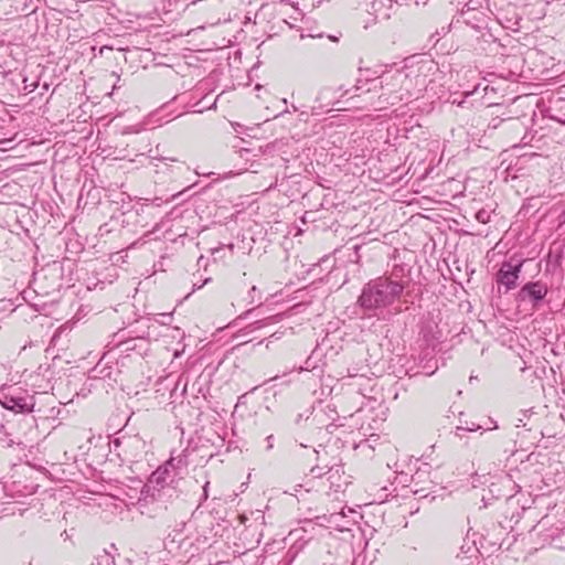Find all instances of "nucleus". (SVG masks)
Instances as JSON below:
<instances>
[{
    "mask_svg": "<svg viewBox=\"0 0 565 565\" xmlns=\"http://www.w3.org/2000/svg\"><path fill=\"white\" fill-rule=\"evenodd\" d=\"M184 465L182 457H170L151 472L143 483V514L156 516L167 510L175 495L172 472Z\"/></svg>",
    "mask_w": 565,
    "mask_h": 565,
    "instance_id": "obj_1",
    "label": "nucleus"
},
{
    "mask_svg": "<svg viewBox=\"0 0 565 565\" xmlns=\"http://www.w3.org/2000/svg\"><path fill=\"white\" fill-rule=\"evenodd\" d=\"M404 285L390 277H377L362 288L358 305L370 316L383 310L395 302L404 291Z\"/></svg>",
    "mask_w": 565,
    "mask_h": 565,
    "instance_id": "obj_2",
    "label": "nucleus"
},
{
    "mask_svg": "<svg viewBox=\"0 0 565 565\" xmlns=\"http://www.w3.org/2000/svg\"><path fill=\"white\" fill-rule=\"evenodd\" d=\"M381 89L380 104L394 106L401 102L408 103L409 97L404 90V85L397 82V70L383 72L379 77L365 81L358 79L355 92H372Z\"/></svg>",
    "mask_w": 565,
    "mask_h": 565,
    "instance_id": "obj_3",
    "label": "nucleus"
},
{
    "mask_svg": "<svg viewBox=\"0 0 565 565\" xmlns=\"http://www.w3.org/2000/svg\"><path fill=\"white\" fill-rule=\"evenodd\" d=\"M413 68V77H416V87L423 93L426 90L439 73L438 64L428 56L408 58Z\"/></svg>",
    "mask_w": 565,
    "mask_h": 565,
    "instance_id": "obj_4",
    "label": "nucleus"
},
{
    "mask_svg": "<svg viewBox=\"0 0 565 565\" xmlns=\"http://www.w3.org/2000/svg\"><path fill=\"white\" fill-rule=\"evenodd\" d=\"M1 404L9 411L25 414L33 412L35 398L33 394L22 388H14L12 392L3 395Z\"/></svg>",
    "mask_w": 565,
    "mask_h": 565,
    "instance_id": "obj_5",
    "label": "nucleus"
},
{
    "mask_svg": "<svg viewBox=\"0 0 565 565\" xmlns=\"http://www.w3.org/2000/svg\"><path fill=\"white\" fill-rule=\"evenodd\" d=\"M168 158H157L149 156L147 162H143V170L147 178H151L154 184L164 185L171 180V166L167 162ZM173 161L172 159H170Z\"/></svg>",
    "mask_w": 565,
    "mask_h": 565,
    "instance_id": "obj_6",
    "label": "nucleus"
},
{
    "mask_svg": "<svg viewBox=\"0 0 565 565\" xmlns=\"http://www.w3.org/2000/svg\"><path fill=\"white\" fill-rule=\"evenodd\" d=\"M548 292V287L545 282L537 281H529L521 287V289L515 295V301L518 303H526L530 302L533 309H536L539 305L545 299Z\"/></svg>",
    "mask_w": 565,
    "mask_h": 565,
    "instance_id": "obj_7",
    "label": "nucleus"
},
{
    "mask_svg": "<svg viewBox=\"0 0 565 565\" xmlns=\"http://www.w3.org/2000/svg\"><path fill=\"white\" fill-rule=\"evenodd\" d=\"M523 264L524 260H518L515 264H513V259L503 262L497 274V284L504 285L507 290L514 289Z\"/></svg>",
    "mask_w": 565,
    "mask_h": 565,
    "instance_id": "obj_8",
    "label": "nucleus"
},
{
    "mask_svg": "<svg viewBox=\"0 0 565 565\" xmlns=\"http://www.w3.org/2000/svg\"><path fill=\"white\" fill-rule=\"evenodd\" d=\"M416 77H413V68L407 58L404 66L397 70V82L404 85V90L409 100L418 98L422 94L420 88L416 87Z\"/></svg>",
    "mask_w": 565,
    "mask_h": 565,
    "instance_id": "obj_9",
    "label": "nucleus"
},
{
    "mask_svg": "<svg viewBox=\"0 0 565 565\" xmlns=\"http://www.w3.org/2000/svg\"><path fill=\"white\" fill-rule=\"evenodd\" d=\"M132 415L134 413L128 415L125 411H117L111 414L107 422L108 431L118 433L125 430L126 434L134 433V429L130 427Z\"/></svg>",
    "mask_w": 565,
    "mask_h": 565,
    "instance_id": "obj_10",
    "label": "nucleus"
},
{
    "mask_svg": "<svg viewBox=\"0 0 565 565\" xmlns=\"http://www.w3.org/2000/svg\"><path fill=\"white\" fill-rule=\"evenodd\" d=\"M397 0H374L371 3L372 13L377 20H388L398 7Z\"/></svg>",
    "mask_w": 565,
    "mask_h": 565,
    "instance_id": "obj_11",
    "label": "nucleus"
},
{
    "mask_svg": "<svg viewBox=\"0 0 565 565\" xmlns=\"http://www.w3.org/2000/svg\"><path fill=\"white\" fill-rule=\"evenodd\" d=\"M348 513L356 514L353 509H348V512L342 509L340 512L330 513L329 520L331 521V526L338 531L349 530V525L356 523V521L354 519L352 521L345 520L348 518Z\"/></svg>",
    "mask_w": 565,
    "mask_h": 565,
    "instance_id": "obj_12",
    "label": "nucleus"
},
{
    "mask_svg": "<svg viewBox=\"0 0 565 565\" xmlns=\"http://www.w3.org/2000/svg\"><path fill=\"white\" fill-rule=\"evenodd\" d=\"M160 195H154L153 198H143V206L148 205L149 202L152 204H156L157 206L161 205L162 203H168L174 198H177L180 192L178 193H171L168 189H160L159 190Z\"/></svg>",
    "mask_w": 565,
    "mask_h": 565,
    "instance_id": "obj_13",
    "label": "nucleus"
},
{
    "mask_svg": "<svg viewBox=\"0 0 565 565\" xmlns=\"http://www.w3.org/2000/svg\"><path fill=\"white\" fill-rule=\"evenodd\" d=\"M303 547H305V543H300V544L295 543L294 545H291L286 553L285 565H291L295 562V559L297 558L298 554L302 551Z\"/></svg>",
    "mask_w": 565,
    "mask_h": 565,
    "instance_id": "obj_14",
    "label": "nucleus"
},
{
    "mask_svg": "<svg viewBox=\"0 0 565 565\" xmlns=\"http://www.w3.org/2000/svg\"><path fill=\"white\" fill-rule=\"evenodd\" d=\"M334 90L331 87H324L318 94L317 100L321 103V105L326 104V106H330L333 104L332 95Z\"/></svg>",
    "mask_w": 565,
    "mask_h": 565,
    "instance_id": "obj_15",
    "label": "nucleus"
},
{
    "mask_svg": "<svg viewBox=\"0 0 565 565\" xmlns=\"http://www.w3.org/2000/svg\"><path fill=\"white\" fill-rule=\"evenodd\" d=\"M143 326L147 327L148 331H147V337L148 338H152V337H156V335H159L160 332H154L151 331V329H157V328H163L164 324L161 323L159 326H157V320H154L153 318H150V317H143Z\"/></svg>",
    "mask_w": 565,
    "mask_h": 565,
    "instance_id": "obj_16",
    "label": "nucleus"
},
{
    "mask_svg": "<svg viewBox=\"0 0 565 565\" xmlns=\"http://www.w3.org/2000/svg\"><path fill=\"white\" fill-rule=\"evenodd\" d=\"M278 320H279L278 316H271L265 320H258V321L250 323L248 327H246V330L248 329L252 332V331L263 328L264 326H266L270 322H277Z\"/></svg>",
    "mask_w": 565,
    "mask_h": 565,
    "instance_id": "obj_17",
    "label": "nucleus"
},
{
    "mask_svg": "<svg viewBox=\"0 0 565 565\" xmlns=\"http://www.w3.org/2000/svg\"><path fill=\"white\" fill-rule=\"evenodd\" d=\"M90 565H115V562L110 554L104 552L103 554L98 555L96 557V562L92 563Z\"/></svg>",
    "mask_w": 565,
    "mask_h": 565,
    "instance_id": "obj_18",
    "label": "nucleus"
},
{
    "mask_svg": "<svg viewBox=\"0 0 565 565\" xmlns=\"http://www.w3.org/2000/svg\"><path fill=\"white\" fill-rule=\"evenodd\" d=\"M481 428H482V426L477 425L475 423H472L471 425H467V426H457L456 430H455V435L457 437L461 438L463 431H477V430H479Z\"/></svg>",
    "mask_w": 565,
    "mask_h": 565,
    "instance_id": "obj_19",
    "label": "nucleus"
},
{
    "mask_svg": "<svg viewBox=\"0 0 565 565\" xmlns=\"http://www.w3.org/2000/svg\"><path fill=\"white\" fill-rule=\"evenodd\" d=\"M137 341H138V339H130L127 341H122L120 343L121 352H125L128 354L129 351H135L137 349Z\"/></svg>",
    "mask_w": 565,
    "mask_h": 565,
    "instance_id": "obj_20",
    "label": "nucleus"
},
{
    "mask_svg": "<svg viewBox=\"0 0 565 565\" xmlns=\"http://www.w3.org/2000/svg\"><path fill=\"white\" fill-rule=\"evenodd\" d=\"M476 218L479 223L487 224L490 222V212L481 209L476 213Z\"/></svg>",
    "mask_w": 565,
    "mask_h": 565,
    "instance_id": "obj_21",
    "label": "nucleus"
},
{
    "mask_svg": "<svg viewBox=\"0 0 565 565\" xmlns=\"http://www.w3.org/2000/svg\"><path fill=\"white\" fill-rule=\"evenodd\" d=\"M315 520L316 523L320 526L332 527L331 521L329 520V514L318 515L315 518Z\"/></svg>",
    "mask_w": 565,
    "mask_h": 565,
    "instance_id": "obj_22",
    "label": "nucleus"
},
{
    "mask_svg": "<svg viewBox=\"0 0 565 565\" xmlns=\"http://www.w3.org/2000/svg\"><path fill=\"white\" fill-rule=\"evenodd\" d=\"M534 413V409L533 408H529V409H525V411H522L521 414H522V417H520L518 419L519 424L516 425L518 427L520 426H526V423H525V419H527L532 414Z\"/></svg>",
    "mask_w": 565,
    "mask_h": 565,
    "instance_id": "obj_23",
    "label": "nucleus"
},
{
    "mask_svg": "<svg viewBox=\"0 0 565 565\" xmlns=\"http://www.w3.org/2000/svg\"><path fill=\"white\" fill-rule=\"evenodd\" d=\"M249 303H254L256 300L260 299V291L256 286H253L248 291Z\"/></svg>",
    "mask_w": 565,
    "mask_h": 565,
    "instance_id": "obj_24",
    "label": "nucleus"
},
{
    "mask_svg": "<svg viewBox=\"0 0 565 565\" xmlns=\"http://www.w3.org/2000/svg\"><path fill=\"white\" fill-rule=\"evenodd\" d=\"M333 468H329L328 471H323V468L320 467H313L311 469V473L313 477L321 478L323 475L332 473Z\"/></svg>",
    "mask_w": 565,
    "mask_h": 565,
    "instance_id": "obj_25",
    "label": "nucleus"
},
{
    "mask_svg": "<svg viewBox=\"0 0 565 565\" xmlns=\"http://www.w3.org/2000/svg\"><path fill=\"white\" fill-rule=\"evenodd\" d=\"M266 441H267V449H271L274 447V436L273 435H269L267 438H266Z\"/></svg>",
    "mask_w": 565,
    "mask_h": 565,
    "instance_id": "obj_26",
    "label": "nucleus"
},
{
    "mask_svg": "<svg viewBox=\"0 0 565 565\" xmlns=\"http://www.w3.org/2000/svg\"><path fill=\"white\" fill-rule=\"evenodd\" d=\"M550 119H552L553 121L559 122V124H562V125H564V126H565V119H562V118H561V117H558V116L551 115V116H550Z\"/></svg>",
    "mask_w": 565,
    "mask_h": 565,
    "instance_id": "obj_27",
    "label": "nucleus"
},
{
    "mask_svg": "<svg viewBox=\"0 0 565 565\" xmlns=\"http://www.w3.org/2000/svg\"><path fill=\"white\" fill-rule=\"evenodd\" d=\"M209 484H210V482L206 481L205 484L203 486V498H204V500L207 499V488H209Z\"/></svg>",
    "mask_w": 565,
    "mask_h": 565,
    "instance_id": "obj_28",
    "label": "nucleus"
},
{
    "mask_svg": "<svg viewBox=\"0 0 565 565\" xmlns=\"http://www.w3.org/2000/svg\"><path fill=\"white\" fill-rule=\"evenodd\" d=\"M445 33H446L445 28H443V29H441V31H438V32H437V35H438V38H440V36H441V35H444ZM438 40H439V39H437V41H438Z\"/></svg>",
    "mask_w": 565,
    "mask_h": 565,
    "instance_id": "obj_29",
    "label": "nucleus"
},
{
    "mask_svg": "<svg viewBox=\"0 0 565 565\" xmlns=\"http://www.w3.org/2000/svg\"><path fill=\"white\" fill-rule=\"evenodd\" d=\"M248 154L249 153V150L248 149H242L241 150V157L244 158V154Z\"/></svg>",
    "mask_w": 565,
    "mask_h": 565,
    "instance_id": "obj_30",
    "label": "nucleus"
},
{
    "mask_svg": "<svg viewBox=\"0 0 565 565\" xmlns=\"http://www.w3.org/2000/svg\"><path fill=\"white\" fill-rule=\"evenodd\" d=\"M420 476H422V475H420V472H419V471H417V472L415 473V476L413 477V480L419 479V478H420Z\"/></svg>",
    "mask_w": 565,
    "mask_h": 565,
    "instance_id": "obj_31",
    "label": "nucleus"
},
{
    "mask_svg": "<svg viewBox=\"0 0 565 565\" xmlns=\"http://www.w3.org/2000/svg\"><path fill=\"white\" fill-rule=\"evenodd\" d=\"M221 250V247H217V248H213L212 249V254L215 255L216 253H218Z\"/></svg>",
    "mask_w": 565,
    "mask_h": 565,
    "instance_id": "obj_32",
    "label": "nucleus"
},
{
    "mask_svg": "<svg viewBox=\"0 0 565 565\" xmlns=\"http://www.w3.org/2000/svg\"><path fill=\"white\" fill-rule=\"evenodd\" d=\"M227 247L233 250L234 249V244H228Z\"/></svg>",
    "mask_w": 565,
    "mask_h": 565,
    "instance_id": "obj_33",
    "label": "nucleus"
},
{
    "mask_svg": "<svg viewBox=\"0 0 565 565\" xmlns=\"http://www.w3.org/2000/svg\"><path fill=\"white\" fill-rule=\"evenodd\" d=\"M12 444H13V441L10 439V440L8 441V446H9V447H11V446H12Z\"/></svg>",
    "mask_w": 565,
    "mask_h": 565,
    "instance_id": "obj_34",
    "label": "nucleus"
},
{
    "mask_svg": "<svg viewBox=\"0 0 565 565\" xmlns=\"http://www.w3.org/2000/svg\"><path fill=\"white\" fill-rule=\"evenodd\" d=\"M420 491H422V490H419V489H415V490H414V493H416V494H417V493H419Z\"/></svg>",
    "mask_w": 565,
    "mask_h": 565,
    "instance_id": "obj_35",
    "label": "nucleus"
},
{
    "mask_svg": "<svg viewBox=\"0 0 565 565\" xmlns=\"http://www.w3.org/2000/svg\"><path fill=\"white\" fill-rule=\"evenodd\" d=\"M105 49H108V47H107V46H103V47H100V53H103V51H104Z\"/></svg>",
    "mask_w": 565,
    "mask_h": 565,
    "instance_id": "obj_36",
    "label": "nucleus"
},
{
    "mask_svg": "<svg viewBox=\"0 0 565 565\" xmlns=\"http://www.w3.org/2000/svg\"><path fill=\"white\" fill-rule=\"evenodd\" d=\"M495 428H498V426L494 424V425H493V427H492L491 429H495Z\"/></svg>",
    "mask_w": 565,
    "mask_h": 565,
    "instance_id": "obj_37",
    "label": "nucleus"
}]
</instances>
